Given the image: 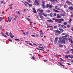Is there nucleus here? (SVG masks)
<instances>
[{"mask_svg": "<svg viewBox=\"0 0 73 73\" xmlns=\"http://www.w3.org/2000/svg\"><path fill=\"white\" fill-rule=\"evenodd\" d=\"M47 21L49 22H51V23H53L54 22L53 21H52V20L51 19H50L49 20H47Z\"/></svg>", "mask_w": 73, "mask_h": 73, "instance_id": "nucleus-10", "label": "nucleus"}, {"mask_svg": "<svg viewBox=\"0 0 73 73\" xmlns=\"http://www.w3.org/2000/svg\"><path fill=\"white\" fill-rule=\"evenodd\" d=\"M57 28V27H56V26H54V28L55 29H56Z\"/></svg>", "mask_w": 73, "mask_h": 73, "instance_id": "nucleus-44", "label": "nucleus"}, {"mask_svg": "<svg viewBox=\"0 0 73 73\" xmlns=\"http://www.w3.org/2000/svg\"><path fill=\"white\" fill-rule=\"evenodd\" d=\"M31 36H32V37H35V35H32Z\"/></svg>", "mask_w": 73, "mask_h": 73, "instance_id": "nucleus-56", "label": "nucleus"}, {"mask_svg": "<svg viewBox=\"0 0 73 73\" xmlns=\"http://www.w3.org/2000/svg\"><path fill=\"white\" fill-rule=\"evenodd\" d=\"M66 3L68 5H71L72 4L71 2H70L69 1H66Z\"/></svg>", "mask_w": 73, "mask_h": 73, "instance_id": "nucleus-5", "label": "nucleus"}, {"mask_svg": "<svg viewBox=\"0 0 73 73\" xmlns=\"http://www.w3.org/2000/svg\"><path fill=\"white\" fill-rule=\"evenodd\" d=\"M59 19H56L55 20V22H58L59 21Z\"/></svg>", "mask_w": 73, "mask_h": 73, "instance_id": "nucleus-31", "label": "nucleus"}, {"mask_svg": "<svg viewBox=\"0 0 73 73\" xmlns=\"http://www.w3.org/2000/svg\"><path fill=\"white\" fill-rule=\"evenodd\" d=\"M16 13L17 15H20L21 14V13L19 11H17Z\"/></svg>", "mask_w": 73, "mask_h": 73, "instance_id": "nucleus-17", "label": "nucleus"}, {"mask_svg": "<svg viewBox=\"0 0 73 73\" xmlns=\"http://www.w3.org/2000/svg\"><path fill=\"white\" fill-rule=\"evenodd\" d=\"M45 3L44 1H43L42 2V5H44V4Z\"/></svg>", "mask_w": 73, "mask_h": 73, "instance_id": "nucleus-27", "label": "nucleus"}, {"mask_svg": "<svg viewBox=\"0 0 73 73\" xmlns=\"http://www.w3.org/2000/svg\"><path fill=\"white\" fill-rule=\"evenodd\" d=\"M59 30H60V32H61H61H63L64 31V30H63V29H61V28H59Z\"/></svg>", "mask_w": 73, "mask_h": 73, "instance_id": "nucleus-15", "label": "nucleus"}, {"mask_svg": "<svg viewBox=\"0 0 73 73\" xmlns=\"http://www.w3.org/2000/svg\"><path fill=\"white\" fill-rule=\"evenodd\" d=\"M57 18H60L61 17V16H60V15H59V14H57Z\"/></svg>", "mask_w": 73, "mask_h": 73, "instance_id": "nucleus-11", "label": "nucleus"}, {"mask_svg": "<svg viewBox=\"0 0 73 73\" xmlns=\"http://www.w3.org/2000/svg\"><path fill=\"white\" fill-rule=\"evenodd\" d=\"M40 17L42 19V20H43L44 19V17H43L42 15H39Z\"/></svg>", "mask_w": 73, "mask_h": 73, "instance_id": "nucleus-12", "label": "nucleus"}, {"mask_svg": "<svg viewBox=\"0 0 73 73\" xmlns=\"http://www.w3.org/2000/svg\"><path fill=\"white\" fill-rule=\"evenodd\" d=\"M3 20V19L1 17H0V21H2Z\"/></svg>", "mask_w": 73, "mask_h": 73, "instance_id": "nucleus-33", "label": "nucleus"}, {"mask_svg": "<svg viewBox=\"0 0 73 73\" xmlns=\"http://www.w3.org/2000/svg\"><path fill=\"white\" fill-rule=\"evenodd\" d=\"M33 12L35 13H36V11L35 9H33Z\"/></svg>", "mask_w": 73, "mask_h": 73, "instance_id": "nucleus-18", "label": "nucleus"}, {"mask_svg": "<svg viewBox=\"0 0 73 73\" xmlns=\"http://www.w3.org/2000/svg\"><path fill=\"white\" fill-rule=\"evenodd\" d=\"M8 21L9 22H11L12 19L10 18L9 17H8Z\"/></svg>", "mask_w": 73, "mask_h": 73, "instance_id": "nucleus-22", "label": "nucleus"}, {"mask_svg": "<svg viewBox=\"0 0 73 73\" xmlns=\"http://www.w3.org/2000/svg\"><path fill=\"white\" fill-rule=\"evenodd\" d=\"M61 44H59V47H63V45H61Z\"/></svg>", "mask_w": 73, "mask_h": 73, "instance_id": "nucleus-23", "label": "nucleus"}, {"mask_svg": "<svg viewBox=\"0 0 73 73\" xmlns=\"http://www.w3.org/2000/svg\"><path fill=\"white\" fill-rule=\"evenodd\" d=\"M71 46L72 47V48H73V44L71 45Z\"/></svg>", "mask_w": 73, "mask_h": 73, "instance_id": "nucleus-61", "label": "nucleus"}, {"mask_svg": "<svg viewBox=\"0 0 73 73\" xmlns=\"http://www.w3.org/2000/svg\"><path fill=\"white\" fill-rule=\"evenodd\" d=\"M68 40L69 41V42H70L71 43L72 42V41L71 38H68Z\"/></svg>", "mask_w": 73, "mask_h": 73, "instance_id": "nucleus-14", "label": "nucleus"}, {"mask_svg": "<svg viewBox=\"0 0 73 73\" xmlns=\"http://www.w3.org/2000/svg\"><path fill=\"white\" fill-rule=\"evenodd\" d=\"M53 15V14L52 13H51L50 14V16L51 17H52Z\"/></svg>", "mask_w": 73, "mask_h": 73, "instance_id": "nucleus-32", "label": "nucleus"}, {"mask_svg": "<svg viewBox=\"0 0 73 73\" xmlns=\"http://www.w3.org/2000/svg\"><path fill=\"white\" fill-rule=\"evenodd\" d=\"M8 40H9L10 42H12V40H11L10 39H8Z\"/></svg>", "mask_w": 73, "mask_h": 73, "instance_id": "nucleus-53", "label": "nucleus"}, {"mask_svg": "<svg viewBox=\"0 0 73 73\" xmlns=\"http://www.w3.org/2000/svg\"><path fill=\"white\" fill-rule=\"evenodd\" d=\"M53 11H54L55 12H59V11H58V10H55L54 9H53Z\"/></svg>", "mask_w": 73, "mask_h": 73, "instance_id": "nucleus-21", "label": "nucleus"}, {"mask_svg": "<svg viewBox=\"0 0 73 73\" xmlns=\"http://www.w3.org/2000/svg\"><path fill=\"white\" fill-rule=\"evenodd\" d=\"M50 5H49V4H47L46 5V7L47 8H48L49 7V6Z\"/></svg>", "mask_w": 73, "mask_h": 73, "instance_id": "nucleus-24", "label": "nucleus"}, {"mask_svg": "<svg viewBox=\"0 0 73 73\" xmlns=\"http://www.w3.org/2000/svg\"><path fill=\"white\" fill-rule=\"evenodd\" d=\"M25 3L26 4H28L29 5V7H31L32 6V5L31 4H29L28 2H27L26 1H25Z\"/></svg>", "mask_w": 73, "mask_h": 73, "instance_id": "nucleus-9", "label": "nucleus"}, {"mask_svg": "<svg viewBox=\"0 0 73 73\" xmlns=\"http://www.w3.org/2000/svg\"><path fill=\"white\" fill-rule=\"evenodd\" d=\"M32 58L33 59V60H35V57L34 56H32Z\"/></svg>", "mask_w": 73, "mask_h": 73, "instance_id": "nucleus-45", "label": "nucleus"}, {"mask_svg": "<svg viewBox=\"0 0 73 73\" xmlns=\"http://www.w3.org/2000/svg\"><path fill=\"white\" fill-rule=\"evenodd\" d=\"M59 21H62V22L63 21H64L63 19H59Z\"/></svg>", "mask_w": 73, "mask_h": 73, "instance_id": "nucleus-25", "label": "nucleus"}, {"mask_svg": "<svg viewBox=\"0 0 73 73\" xmlns=\"http://www.w3.org/2000/svg\"><path fill=\"white\" fill-rule=\"evenodd\" d=\"M29 44H30L31 46H33V45L31 44V43H29Z\"/></svg>", "mask_w": 73, "mask_h": 73, "instance_id": "nucleus-59", "label": "nucleus"}, {"mask_svg": "<svg viewBox=\"0 0 73 73\" xmlns=\"http://www.w3.org/2000/svg\"><path fill=\"white\" fill-rule=\"evenodd\" d=\"M70 57V55H65V57L66 58H68V57Z\"/></svg>", "mask_w": 73, "mask_h": 73, "instance_id": "nucleus-16", "label": "nucleus"}, {"mask_svg": "<svg viewBox=\"0 0 73 73\" xmlns=\"http://www.w3.org/2000/svg\"><path fill=\"white\" fill-rule=\"evenodd\" d=\"M62 23V22L61 21H58V22H57V24H60L61 23Z\"/></svg>", "mask_w": 73, "mask_h": 73, "instance_id": "nucleus-35", "label": "nucleus"}, {"mask_svg": "<svg viewBox=\"0 0 73 73\" xmlns=\"http://www.w3.org/2000/svg\"><path fill=\"white\" fill-rule=\"evenodd\" d=\"M50 1L52 3H55V1L57 2V0H50Z\"/></svg>", "mask_w": 73, "mask_h": 73, "instance_id": "nucleus-6", "label": "nucleus"}, {"mask_svg": "<svg viewBox=\"0 0 73 73\" xmlns=\"http://www.w3.org/2000/svg\"><path fill=\"white\" fill-rule=\"evenodd\" d=\"M70 58L71 59H72L73 58V55H71V56H70Z\"/></svg>", "mask_w": 73, "mask_h": 73, "instance_id": "nucleus-39", "label": "nucleus"}, {"mask_svg": "<svg viewBox=\"0 0 73 73\" xmlns=\"http://www.w3.org/2000/svg\"><path fill=\"white\" fill-rule=\"evenodd\" d=\"M36 49L37 50H41V49H39L38 48H36Z\"/></svg>", "mask_w": 73, "mask_h": 73, "instance_id": "nucleus-63", "label": "nucleus"}, {"mask_svg": "<svg viewBox=\"0 0 73 73\" xmlns=\"http://www.w3.org/2000/svg\"><path fill=\"white\" fill-rule=\"evenodd\" d=\"M58 37H56L55 38V41H54V43H57V41L58 40Z\"/></svg>", "mask_w": 73, "mask_h": 73, "instance_id": "nucleus-4", "label": "nucleus"}, {"mask_svg": "<svg viewBox=\"0 0 73 73\" xmlns=\"http://www.w3.org/2000/svg\"><path fill=\"white\" fill-rule=\"evenodd\" d=\"M38 11H41V10L40 9H38Z\"/></svg>", "mask_w": 73, "mask_h": 73, "instance_id": "nucleus-55", "label": "nucleus"}, {"mask_svg": "<svg viewBox=\"0 0 73 73\" xmlns=\"http://www.w3.org/2000/svg\"><path fill=\"white\" fill-rule=\"evenodd\" d=\"M68 8L70 10H72L73 11V7L72 6L69 7Z\"/></svg>", "mask_w": 73, "mask_h": 73, "instance_id": "nucleus-7", "label": "nucleus"}, {"mask_svg": "<svg viewBox=\"0 0 73 73\" xmlns=\"http://www.w3.org/2000/svg\"><path fill=\"white\" fill-rule=\"evenodd\" d=\"M70 29L72 30V31H73V27H72L71 29Z\"/></svg>", "mask_w": 73, "mask_h": 73, "instance_id": "nucleus-48", "label": "nucleus"}, {"mask_svg": "<svg viewBox=\"0 0 73 73\" xmlns=\"http://www.w3.org/2000/svg\"><path fill=\"white\" fill-rule=\"evenodd\" d=\"M38 47L40 48H42V49H44V47H40V46H38Z\"/></svg>", "mask_w": 73, "mask_h": 73, "instance_id": "nucleus-41", "label": "nucleus"}, {"mask_svg": "<svg viewBox=\"0 0 73 73\" xmlns=\"http://www.w3.org/2000/svg\"><path fill=\"white\" fill-rule=\"evenodd\" d=\"M61 26V24H58V27H60V26Z\"/></svg>", "mask_w": 73, "mask_h": 73, "instance_id": "nucleus-46", "label": "nucleus"}, {"mask_svg": "<svg viewBox=\"0 0 73 73\" xmlns=\"http://www.w3.org/2000/svg\"><path fill=\"white\" fill-rule=\"evenodd\" d=\"M54 16H56V14L54 13Z\"/></svg>", "mask_w": 73, "mask_h": 73, "instance_id": "nucleus-62", "label": "nucleus"}, {"mask_svg": "<svg viewBox=\"0 0 73 73\" xmlns=\"http://www.w3.org/2000/svg\"><path fill=\"white\" fill-rule=\"evenodd\" d=\"M53 31H54V33L58 34H60V33H61V31L58 30H54Z\"/></svg>", "mask_w": 73, "mask_h": 73, "instance_id": "nucleus-3", "label": "nucleus"}, {"mask_svg": "<svg viewBox=\"0 0 73 73\" xmlns=\"http://www.w3.org/2000/svg\"><path fill=\"white\" fill-rule=\"evenodd\" d=\"M43 11V10H40V11H39V12L40 13H42Z\"/></svg>", "mask_w": 73, "mask_h": 73, "instance_id": "nucleus-43", "label": "nucleus"}, {"mask_svg": "<svg viewBox=\"0 0 73 73\" xmlns=\"http://www.w3.org/2000/svg\"><path fill=\"white\" fill-rule=\"evenodd\" d=\"M27 20L28 21H31V19H29L28 18H27Z\"/></svg>", "mask_w": 73, "mask_h": 73, "instance_id": "nucleus-40", "label": "nucleus"}, {"mask_svg": "<svg viewBox=\"0 0 73 73\" xmlns=\"http://www.w3.org/2000/svg\"><path fill=\"white\" fill-rule=\"evenodd\" d=\"M65 40L66 41H68V39L67 38H66Z\"/></svg>", "mask_w": 73, "mask_h": 73, "instance_id": "nucleus-58", "label": "nucleus"}, {"mask_svg": "<svg viewBox=\"0 0 73 73\" xmlns=\"http://www.w3.org/2000/svg\"><path fill=\"white\" fill-rule=\"evenodd\" d=\"M47 12H48V13H49L51 12V11H50V10H47Z\"/></svg>", "mask_w": 73, "mask_h": 73, "instance_id": "nucleus-50", "label": "nucleus"}, {"mask_svg": "<svg viewBox=\"0 0 73 73\" xmlns=\"http://www.w3.org/2000/svg\"><path fill=\"white\" fill-rule=\"evenodd\" d=\"M4 0H3V1H2L1 2V4H3V2H4Z\"/></svg>", "mask_w": 73, "mask_h": 73, "instance_id": "nucleus-42", "label": "nucleus"}, {"mask_svg": "<svg viewBox=\"0 0 73 73\" xmlns=\"http://www.w3.org/2000/svg\"><path fill=\"white\" fill-rule=\"evenodd\" d=\"M57 10H58L59 11H61V9H59V8L57 9Z\"/></svg>", "mask_w": 73, "mask_h": 73, "instance_id": "nucleus-54", "label": "nucleus"}, {"mask_svg": "<svg viewBox=\"0 0 73 73\" xmlns=\"http://www.w3.org/2000/svg\"><path fill=\"white\" fill-rule=\"evenodd\" d=\"M53 5H50L49 6V8H51L52 7H53Z\"/></svg>", "mask_w": 73, "mask_h": 73, "instance_id": "nucleus-19", "label": "nucleus"}, {"mask_svg": "<svg viewBox=\"0 0 73 73\" xmlns=\"http://www.w3.org/2000/svg\"><path fill=\"white\" fill-rule=\"evenodd\" d=\"M42 15H43V16H44L45 17H47V15L46 13H42Z\"/></svg>", "mask_w": 73, "mask_h": 73, "instance_id": "nucleus-13", "label": "nucleus"}, {"mask_svg": "<svg viewBox=\"0 0 73 73\" xmlns=\"http://www.w3.org/2000/svg\"><path fill=\"white\" fill-rule=\"evenodd\" d=\"M6 34H7V35L8 36H9V35H8V33L7 32H6Z\"/></svg>", "mask_w": 73, "mask_h": 73, "instance_id": "nucleus-52", "label": "nucleus"}, {"mask_svg": "<svg viewBox=\"0 0 73 73\" xmlns=\"http://www.w3.org/2000/svg\"><path fill=\"white\" fill-rule=\"evenodd\" d=\"M2 36H3L4 37H5V38H6L7 37V36L6 35H4L3 34V35H2Z\"/></svg>", "mask_w": 73, "mask_h": 73, "instance_id": "nucleus-36", "label": "nucleus"}, {"mask_svg": "<svg viewBox=\"0 0 73 73\" xmlns=\"http://www.w3.org/2000/svg\"><path fill=\"white\" fill-rule=\"evenodd\" d=\"M67 65H71V64H70V63H67Z\"/></svg>", "mask_w": 73, "mask_h": 73, "instance_id": "nucleus-60", "label": "nucleus"}, {"mask_svg": "<svg viewBox=\"0 0 73 73\" xmlns=\"http://www.w3.org/2000/svg\"><path fill=\"white\" fill-rule=\"evenodd\" d=\"M9 8L10 9H12L13 7L11 6H10V7H9Z\"/></svg>", "mask_w": 73, "mask_h": 73, "instance_id": "nucleus-49", "label": "nucleus"}, {"mask_svg": "<svg viewBox=\"0 0 73 73\" xmlns=\"http://www.w3.org/2000/svg\"><path fill=\"white\" fill-rule=\"evenodd\" d=\"M72 21V19H70V20H69V23H71V21Z\"/></svg>", "mask_w": 73, "mask_h": 73, "instance_id": "nucleus-34", "label": "nucleus"}, {"mask_svg": "<svg viewBox=\"0 0 73 73\" xmlns=\"http://www.w3.org/2000/svg\"><path fill=\"white\" fill-rule=\"evenodd\" d=\"M47 60H44V62H47Z\"/></svg>", "mask_w": 73, "mask_h": 73, "instance_id": "nucleus-64", "label": "nucleus"}, {"mask_svg": "<svg viewBox=\"0 0 73 73\" xmlns=\"http://www.w3.org/2000/svg\"><path fill=\"white\" fill-rule=\"evenodd\" d=\"M61 27H62L63 29H66V27L65 26H64V25H61Z\"/></svg>", "mask_w": 73, "mask_h": 73, "instance_id": "nucleus-8", "label": "nucleus"}, {"mask_svg": "<svg viewBox=\"0 0 73 73\" xmlns=\"http://www.w3.org/2000/svg\"><path fill=\"white\" fill-rule=\"evenodd\" d=\"M10 37L11 38H13V37H14V36H10Z\"/></svg>", "mask_w": 73, "mask_h": 73, "instance_id": "nucleus-47", "label": "nucleus"}, {"mask_svg": "<svg viewBox=\"0 0 73 73\" xmlns=\"http://www.w3.org/2000/svg\"><path fill=\"white\" fill-rule=\"evenodd\" d=\"M40 1L39 0H35V3H34V5H36V4L37 5H39V3Z\"/></svg>", "mask_w": 73, "mask_h": 73, "instance_id": "nucleus-2", "label": "nucleus"}, {"mask_svg": "<svg viewBox=\"0 0 73 73\" xmlns=\"http://www.w3.org/2000/svg\"><path fill=\"white\" fill-rule=\"evenodd\" d=\"M55 8L57 10L59 8H58V7H57V6H56L55 7Z\"/></svg>", "mask_w": 73, "mask_h": 73, "instance_id": "nucleus-38", "label": "nucleus"}, {"mask_svg": "<svg viewBox=\"0 0 73 73\" xmlns=\"http://www.w3.org/2000/svg\"><path fill=\"white\" fill-rule=\"evenodd\" d=\"M58 63L59 64H60V65H61L62 66L64 67V65L62 64L61 62H58Z\"/></svg>", "mask_w": 73, "mask_h": 73, "instance_id": "nucleus-20", "label": "nucleus"}, {"mask_svg": "<svg viewBox=\"0 0 73 73\" xmlns=\"http://www.w3.org/2000/svg\"><path fill=\"white\" fill-rule=\"evenodd\" d=\"M10 36H12V35H12V33H11V32L10 33Z\"/></svg>", "mask_w": 73, "mask_h": 73, "instance_id": "nucleus-51", "label": "nucleus"}, {"mask_svg": "<svg viewBox=\"0 0 73 73\" xmlns=\"http://www.w3.org/2000/svg\"><path fill=\"white\" fill-rule=\"evenodd\" d=\"M70 27H71V25H67V28H69Z\"/></svg>", "mask_w": 73, "mask_h": 73, "instance_id": "nucleus-29", "label": "nucleus"}, {"mask_svg": "<svg viewBox=\"0 0 73 73\" xmlns=\"http://www.w3.org/2000/svg\"><path fill=\"white\" fill-rule=\"evenodd\" d=\"M68 6L66 5H64V8H66Z\"/></svg>", "mask_w": 73, "mask_h": 73, "instance_id": "nucleus-26", "label": "nucleus"}, {"mask_svg": "<svg viewBox=\"0 0 73 73\" xmlns=\"http://www.w3.org/2000/svg\"><path fill=\"white\" fill-rule=\"evenodd\" d=\"M14 40H15L16 41H20V40H19V39H15L14 38L13 39Z\"/></svg>", "mask_w": 73, "mask_h": 73, "instance_id": "nucleus-37", "label": "nucleus"}, {"mask_svg": "<svg viewBox=\"0 0 73 73\" xmlns=\"http://www.w3.org/2000/svg\"><path fill=\"white\" fill-rule=\"evenodd\" d=\"M58 41V44H63L64 43V44H65V38H64L63 36L60 37Z\"/></svg>", "mask_w": 73, "mask_h": 73, "instance_id": "nucleus-1", "label": "nucleus"}, {"mask_svg": "<svg viewBox=\"0 0 73 73\" xmlns=\"http://www.w3.org/2000/svg\"><path fill=\"white\" fill-rule=\"evenodd\" d=\"M68 36V34L66 35L65 37H66Z\"/></svg>", "mask_w": 73, "mask_h": 73, "instance_id": "nucleus-57", "label": "nucleus"}, {"mask_svg": "<svg viewBox=\"0 0 73 73\" xmlns=\"http://www.w3.org/2000/svg\"><path fill=\"white\" fill-rule=\"evenodd\" d=\"M42 7L43 8H45L46 7V6L45 5H42Z\"/></svg>", "mask_w": 73, "mask_h": 73, "instance_id": "nucleus-30", "label": "nucleus"}, {"mask_svg": "<svg viewBox=\"0 0 73 73\" xmlns=\"http://www.w3.org/2000/svg\"><path fill=\"white\" fill-rule=\"evenodd\" d=\"M63 24H64V25H67L68 23H66V22H64V23H63Z\"/></svg>", "mask_w": 73, "mask_h": 73, "instance_id": "nucleus-28", "label": "nucleus"}]
</instances>
